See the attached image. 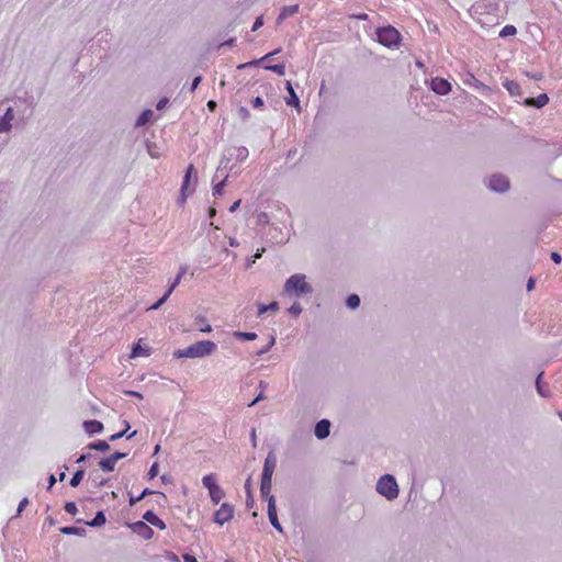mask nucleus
<instances>
[{"instance_id": "37", "label": "nucleus", "mask_w": 562, "mask_h": 562, "mask_svg": "<svg viewBox=\"0 0 562 562\" xmlns=\"http://www.w3.org/2000/svg\"><path fill=\"white\" fill-rule=\"evenodd\" d=\"M225 182H226V178H224V180L222 182L217 183L214 187V190H213L214 195H221L222 194L223 188L225 186Z\"/></svg>"}, {"instance_id": "32", "label": "nucleus", "mask_w": 562, "mask_h": 562, "mask_svg": "<svg viewBox=\"0 0 562 562\" xmlns=\"http://www.w3.org/2000/svg\"><path fill=\"white\" fill-rule=\"evenodd\" d=\"M235 335L240 337L244 340H255L257 338V334L256 333H241V331H238Z\"/></svg>"}, {"instance_id": "10", "label": "nucleus", "mask_w": 562, "mask_h": 562, "mask_svg": "<svg viewBox=\"0 0 562 562\" xmlns=\"http://www.w3.org/2000/svg\"><path fill=\"white\" fill-rule=\"evenodd\" d=\"M126 454L125 453H122V452H114L113 454H111L110 457L108 458H104L102 459L100 462H99V467L105 471V472H111L114 470L115 468V464L117 463V461L122 458H124Z\"/></svg>"}, {"instance_id": "20", "label": "nucleus", "mask_w": 562, "mask_h": 562, "mask_svg": "<svg viewBox=\"0 0 562 562\" xmlns=\"http://www.w3.org/2000/svg\"><path fill=\"white\" fill-rule=\"evenodd\" d=\"M299 12V4L285 5L282 8L278 21L281 22Z\"/></svg>"}, {"instance_id": "56", "label": "nucleus", "mask_w": 562, "mask_h": 562, "mask_svg": "<svg viewBox=\"0 0 562 562\" xmlns=\"http://www.w3.org/2000/svg\"><path fill=\"white\" fill-rule=\"evenodd\" d=\"M259 60H255V61H250V63H246V64H243V65H239L238 68L239 69H243V68H246L248 66H251V65H255V64H258Z\"/></svg>"}, {"instance_id": "7", "label": "nucleus", "mask_w": 562, "mask_h": 562, "mask_svg": "<svg viewBox=\"0 0 562 562\" xmlns=\"http://www.w3.org/2000/svg\"><path fill=\"white\" fill-rule=\"evenodd\" d=\"M186 272H187V267L186 266H181L177 277L175 278L173 282L169 285V288H168L167 292L165 293V295L160 300H158L155 304H153L149 307V310H157L167 301V299L170 296V294L173 292V290L181 282V280H182L183 276L186 274Z\"/></svg>"}, {"instance_id": "30", "label": "nucleus", "mask_w": 562, "mask_h": 562, "mask_svg": "<svg viewBox=\"0 0 562 562\" xmlns=\"http://www.w3.org/2000/svg\"><path fill=\"white\" fill-rule=\"evenodd\" d=\"M360 304V297L357 294H351L347 297V305L350 308H356Z\"/></svg>"}, {"instance_id": "26", "label": "nucleus", "mask_w": 562, "mask_h": 562, "mask_svg": "<svg viewBox=\"0 0 562 562\" xmlns=\"http://www.w3.org/2000/svg\"><path fill=\"white\" fill-rule=\"evenodd\" d=\"M89 448L98 451H108L110 449V446L106 441L99 440L97 442L91 443Z\"/></svg>"}, {"instance_id": "64", "label": "nucleus", "mask_w": 562, "mask_h": 562, "mask_svg": "<svg viewBox=\"0 0 562 562\" xmlns=\"http://www.w3.org/2000/svg\"><path fill=\"white\" fill-rule=\"evenodd\" d=\"M203 333H210L212 330V327L210 325L203 326V328L200 329Z\"/></svg>"}, {"instance_id": "54", "label": "nucleus", "mask_w": 562, "mask_h": 562, "mask_svg": "<svg viewBox=\"0 0 562 562\" xmlns=\"http://www.w3.org/2000/svg\"><path fill=\"white\" fill-rule=\"evenodd\" d=\"M265 396H263V393L261 392L250 404L249 406H254L257 402L263 400Z\"/></svg>"}, {"instance_id": "23", "label": "nucleus", "mask_w": 562, "mask_h": 562, "mask_svg": "<svg viewBox=\"0 0 562 562\" xmlns=\"http://www.w3.org/2000/svg\"><path fill=\"white\" fill-rule=\"evenodd\" d=\"M271 485H272V477L261 476L260 492H261L262 496L268 497V498L270 497L269 494L271 491Z\"/></svg>"}, {"instance_id": "33", "label": "nucleus", "mask_w": 562, "mask_h": 562, "mask_svg": "<svg viewBox=\"0 0 562 562\" xmlns=\"http://www.w3.org/2000/svg\"><path fill=\"white\" fill-rule=\"evenodd\" d=\"M158 472H159V465L157 462H155L151 464V467L148 471V479L153 480L154 477H156L158 475Z\"/></svg>"}, {"instance_id": "21", "label": "nucleus", "mask_w": 562, "mask_h": 562, "mask_svg": "<svg viewBox=\"0 0 562 562\" xmlns=\"http://www.w3.org/2000/svg\"><path fill=\"white\" fill-rule=\"evenodd\" d=\"M503 86L506 88L510 95H520L521 93L520 86L517 81L505 80Z\"/></svg>"}, {"instance_id": "13", "label": "nucleus", "mask_w": 562, "mask_h": 562, "mask_svg": "<svg viewBox=\"0 0 562 562\" xmlns=\"http://www.w3.org/2000/svg\"><path fill=\"white\" fill-rule=\"evenodd\" d=\"M486 186L493 191L505 192L509 188V181L507 178H488Z\"/></svg>"}, {"instance_id": "49", "label": "nucleus", "mask_w": 562, "mask_h": 562, "mask_svg": "<svg viewBox=\"0 0 562 562\" xmlns=\"http://www.w3.org/2000/svg\"><path fill=\"white\" fill-rule=\"evenodd\" d=\"M201 79H202V78H201L200 76H198V77H195V78L193 79V81H192V86H191V90H192V91H194V90L196 89V87H198V86H199V83L201 82Z\"/></svg>"}, {"instance_id": "22", "label": "nucleus", "mask_w": 562, "mask_h": 562, "mask_svg": "<svg viewBox=\"0 0 562 562\" xmlns=\"http://www.w3.org/2000/svg\"><path fill=\"white\" fill-rule=\"evenodd\" d=\"M286 90L290 94V98L286 100V104L299 108L300 101L290 81L286 82Z\"/></svg>"}, {"instance_id": "44", "label": "nucleus", "mask_w": 562, "mask_h": 562, "mask_svg": "<svg viewBox=\"0 0 562 562\" xmlns=\"http://www.w3.org/2000/svg\"><path fill=\"white\" fill-rule=\"evenodd\" d=\"M166 557L168 558V560H170L171 562H180L178 555L171 551H168L166 552Z\"/></svg>"}, {"instance_id": "48", "label": "nucleus", "mask_w": 562, "mask_h": 562, "mask_svg": "<svg viewBox=\"0 0 562 562\" xmlns=\"http://www.w3.org/2000/svg\"><path fill=\"white\" fill-rule=\"evenodd\" d=\"M167 103H168V99H167V98H164V99H161V100H159V101H158V103H157V106H156V108H157L158 110H161V109H164V108L166 106V104H167Z\"/></svg>"}, {"instance_id": "14", "label": "nucleus", "mask_w": 562, "mask_h": 562, "mask_svg": "<svg viewBox=\"0 0 562 562\" xmlns=\"http://www.w3.org/2000/svg\"><path fill=\"white\" fill-rule=\"evenodd\" d=\"M549 102V97L546 93L539 94L537 98H527L524 101L526 106L542 108Z\"/></svg>"}, {"instance_id": "34", "label": "nucleus", "mask_w": 562, "mask_h": 562, "mask_svg": "<svg viewBox=\"0 0 562 562\" xmlns=\"http://www.w3.org/2000/svg\"><path fill=\"white\" fill-rule=\"evenodd\" d=\"M11 128V122L5 120L4 117L0 119V133H4L10 131Z\"/></svg>"}, {"instance_id": "3", "label": "nucleus", "mask_w": 562, "mask_h": 562, "mask_svg": "<svg viewBox=\"0 0 562 562\" xmlns=\"http://www.w3.org/2000/svg\"><path fill=\"white\" fill-rule=\"evenodd\" d=\"M376 491L387 499L392 501L398 496V486L394 476L385 474L380 477L376 484Z\"/></svg>"}, {"instance_id": "35", "label": "nucleus", "mask_w": 562, "mask_h": 562, "mask_svg": "<svg viewBox=\"0 0 562 562\" xmlns=\"http://www.w3.org/2000/svg\"><path fill=\"white\" fill-rule=\"evenodd\" d=\"M65 510L66 513L70 514V515H76L78 509H77V506L74 502H68L65 504Z\"/></svg>"}, {"instance_id": "62", "label": "nucleus", "mask_w": 562, "mask_h": 562, "mask_svg": "<svg viewBox=\"0 0 562 562\" xmlns=\"http://www.w3.org/2000/svg\"><path fill=\"white\" fill-rule=\"evenodd\" d=\"M207 106H209L210 110L213 111L216 108V102L211 100V101L207 102Z\"/></svg>"}, {"instance_id": "17", "label": "nucleus", "mask_w": 562, "mask_h": 562, "mask_svg": "<svg viewBox=\"0 0 562 562\" xmlns=\"http://www.w3.org/2000/svg\"><path fill=\"white\" fill-rule=\"evenodd\" d=\"M143 339H138V341L134 345L131 357L137 358V357H148L150 355V348L145 346H142Z\"/></svg>"}, {"instance_id": "58", "label": "nucleus", "mask_w": 562, "mask_h": 562, "mask_svg": "<svg viewBox=\"0 0 562 562\" xmlns=\"http://www.w3.org/2000/svg\"><path fill=\"white\" fill-rule=\"evenodd\" d=\"M26 504H27V499H26V498H24V499H22V501L20 502V504H19V509H18V510H19V513H20V512H22V509L24 508V506H25Z\"/></svg>"}, {"instance_id": "63", "label": "nucleus", "mask_w": 562, "mask_h": 562, "mask_svg": "<svg viewBox=\"0 0 562 562\" xmlns=\"http://www.w3.org/2000/svg\"><path fill=\"white\" fill-rule=\"evenodd\" d=\"M215 214H216V210H215L214 207H210V209H209V216H210V217H214V216H215Z\"/></svg>"}, {"instance_id": "47", "label": "nucleus", "mask_w": 562, "mask_h": 562, "mask_svg": "<svg viewBox=\"0 0 562 562\" xmlns=\"http://www.w3.org/2000/svg\"><path fill=\"white\" fill-rule=\"evenodd\" d=\"M183 561L184 562H198V560L195 559V557L191 555V554H183Z\"/></svg>"}, {"instance_id": "25", "label": "nucleus", "mask_w": 562, "mask_h": 562, "mask_svg": "<svg viewBox=\"0 0 562 562\" xmlns=\"http://www.w3.org/2000/svg\"><path fill=\"white\" fill-rule=\"evenodd\" d=\"M279 308V305L277 302H272L269 305L260 304L258 307V315L261 316L268 311L277 312Z\"/></svg>"}, {"instance_id": "50", "label": "nucleus", "mask_w": 562, "mask_h": 562, "mask_svg": "<svg viewBox=\"0 0 562 562\" xmlns=\"http://www.w3.org/2000/svg\"><path fill=\"white\" fill-rule=\"evenodd\" d=\"M76 528L75 527H65L61 529V532L65 535H72L75 533Z\"/></svg>"}, {"instance_id": "29", "label": "nucleus", "mask_w": 562, "mask_h": 562, "mask_svg": "<svg viewBox=\"0 0 562 562\" xmlns=\"http://www.w3.org/2000/svg\"><path fill=\"white\" fill-rule=\"evenodd\" d=\"M105 524V516L102 512L97 513L95 517L88 525L95 527Z\"/></svg>"}, {"instance_id": "40", "label": "nucleus", "mask_w": 562, "mask_h": 562, "mask_svg": "<svg viewBox=\"0 0 562 562\" xmlns=\"http://www.w3.org/2000/svg\"><path fill=\"white\" fill-rule=\"evenodd\" d=\"M128 428H130V425L126 423V428L123 431H120V432H116V434L112 435L110 437V440L114 441V440H117V439L122 438L126 434Z\"/></svg>"}, {"instance_id": "51", "label": "nucleus", "mask_w": 562, "mask_h": 562, "mask_svg": "<svg viewBox=\"0 0 562 562\" xmlns=\"http://www.w3.org/2000/svg\"><path fill=\"white\" fill-rule=\"evenodd\" d=\"M352 19H356V20H368V14L367 13H359V14H355L351 16Z\"/></svg>"}, {"instance_id": "15", "label": "nucleus", "mask_w": 562, "mask_h": 562, "mask_svg": "<svg viewBox=\"0 0 562 562\" xmlns=\"http://www.w3.org/2000/svg\"><path fill=\"white\" fill-rule=\"evenodd\" d=\"M330 423L327 419L319 420L315 426V436L318 439H324L329 435Z\"/></svg>"}, {"instance_id": "55", "label": "nucleus", "mask_w": 562, "mask_h": 562, "mask_svg": "<svg viewBox=\"0 0 562 562\" xmlns=\"http://www.w3.org/2000/svg\"><path fill=\"white\" fill-rule=\"evenodd\" d=\"M254 503H255V501H254L252 496H251V495H248V496H247V501H246V505H247V507H252V506H254Z\"/></svg>"}, {"instance_id": "39", "label": "nucleus", "mask_w": 562, "mask_h": 562, "mask_svg": "<svg viewBox=\"0 0 562 562\" xmlns=\"http://www.w3.org/2000/svg\"><path fill=\"white\" fill-rule=\"evenodd\" d=\"M543 373H540L537 378V382H536V385H537V390H538V393L541 395V396H548V394L544 392V387L541 386V383H540V380H541V376H542Z\"/></svg>"}, {"instance_id": "43", "label": "nucleus", "mask_w": 562, "mask_h": 562, "mask_svg": "<svg viewBox=\"0 0 562 562\" xmlns=\"http://www.w3.org/2000/svg\"><path fill=\"white\" fill-rule=\"evenodd\" d=\"M551 259H552V260H553V262H554V263H557V265L561 263V261H562V257H561V255H560L559 252H557V251H552V252H551Z\"/></svg>"}, {"instance_id": "41", "label": "nucleus", "mask_w": 562, "mask_h": 562, "mask_svg": "<svg viewBox=\"0 0 562 562\" xmlns=\"http://www.w3.org/2000/svg\"><path fill=\"white\" fill-rule=\"evenodd\" d=\"M188 352V347L186 349H179L177 351H175L173 356L176 358H190L189 355H187Z\"/></svg>"}, {"instance_id": "52", "label": "nucleus", "mask_w": 562, "mask_h": 562, "mask_svg": "<svg viewBox=\"0 0 562 562\" xmlns=\"http://www.w3.org/2000/svg\"><path fill=\"white\" fill-rule=\"evenodd\" d=\"M125 393H126L127 395H131V396L137 397V398H139V400H142V398H143V395H142L140 393L136 392V391H126Z\"/></svg>"}, {"instance_id": "28", "label": "nucleus", "mask_w": 562, "mask_h": 562, "mask_svg": "<svg viewBox=\"0 0 562 562\" xmlns=\"http://www.w3.org/2000/svg\"><path fill=\"white\" fill-rule=\"evenodd\" d=\"M85 476V471L83 470H78L71 477L70 480V485L72 487H76L80 484V482L82 481Z\"/></svg>"}, {"instance_id": "46", "label": "nucleus", "mask_w": 562, "mask_h": 562, "mask_svg": "<svg viewBox=\"0 0 562 562\" xmlns=\"http://www.w3.org/2000/svg\"><path fill=\"white\" fill-rule=\"evenodd\" d=\"M2 117L11 122L14 119L13 110L9 108Z\"/></svg>"}, {"instance_id": "8", "label": "nucleus", "mask_w": 562, "mask_h": 562, "mask_svg": "<svg viewBox=\"0 0 562 562\" xmlns=\"http://www.w3.org/2000/svg\"><path fill=\"white\" fill-rule=\"evenodd\" d=\"M234 516V507L227 503H223L214 514V521L218 525H224L229 521Z\"/></svg>"}, {"instance_id": "27", "label": "nucleus", "mask_w": 562, "mask_h": 562, "mask_svg": "<svg viewBox=\"0 0 562 562\" xmlns=\"http://www.w3.org/2000/svg\"><path fill=\"white\" fill-rule=\"evenodd\" d=\"M517 33V30L514 25H505L501 32H499V36L501 37H507V36H514L515 34Z\"/></svg>"}, {"instance_id": "57", "label": "nucleus", "mask_w": 562, "mask_h": 562, "mask_svg": "<svg viewBox=\"0 0 562 562\" xmlns=\"http://www.w3.org/2000/svg\"><path fill=\"white\" fill-rule=\"evenodd\" d=\"M533 286H535V281H533V279H529V280H528V283H527V290H528V291H531V290L533 289Z\"/></svg>"}, {"instance_id": "9", "label": "nucleus", "mask_w": 562, "mask_h": 562, "mask_svg": "<svg viewBox=\"0 0 562 562\" xmlns=\"http://www.w3.org/2000/svg\"><path fill=\"white\" fill-rule=\"evenodd\" d=\"M430 88L435 93L446 95L451 91V83L443 78L436 77L431 79Z\"/></svg>"}, {"instance_id": "38", "label": "nucleus", "mask_w": 562, "mask_h": 562, "mask_svg": "<svg viewBox=\"0 0 562 562\" xmlns=\"http://www.w3.org/2000/svg\"><path fill=\"white\" fill-rule=\"evenodd\" d=\"M543 373H540L537 378V382H536V385H537V390H538V393L541 395V396H548V394L544 392V387L541 386V383H540V380H541V376H542Z\"/></svg>"}, {"instance_id": "2", "label": "nucleus", "mask_w": 562, "mask_h": 562, "mask_svg": "<svg viewBox=\"0 0 562 562\" xmlns=\"http://www.w3.org/2000/svg\"><path fill=\"white\" fill-rule=\"evenodd\" d=\"M376 36L379 43L389 48L397 47L401 43V33L391 25L379 27Z\"/></svg>"}, {"instance_id": "4", "label": "nucleus", "mask_w": 562, "mask_h": 562, "mask_svg": "<svg viewBox=\"0 0 562 562\" xmlns=\"http://www.w3.org/2000/svg\"><path fill=\"white\" fill-rule=\"evenodd\" d=\"M202 484L209 490V495L214 504H218L225 496L223 488L216 483V475L210 473L203 476Z\"/></svg>"}, {"instance_id": "61", "label": "nucleus", "mask_w": 562, "mask_h": 562, "mask_svg": "<svg viewBox=\"0 0 562 562\" xmlns=\"http://www.w3.org/2000/svg\"><path fill=\"white\" fill-rule=\"evenodd\" d=\"M149 494H153V491H150L149 488H145L139 496H142V499H143L146 495H149Z\"/></svg>"}, {"instance_id": "1", "label": "nucleus", "mask_w": 562, "mask_h": 562, "mask_svg": "<svg viewBox=\"0 0 562 562\" xmlns=\"http://www.w3.org/2000/svg\"><path fill=\"white\" fill-rule=\"evenodd\" d=\"M284 291L289 294H307L312 293V286L306 282L304 274H293L285 281Z\"/></svg>"}, {"instance_id": "11", "label": "nucleus", "mask_w": 562, "mask_h": 562, "mask_svg": "<svg viewBox=\"0 0 562 562\" xmlns=\"http://www.w3.org/2000/svg\"><path fill=\"white\" fill-rule=\"evenodd\" d=\"M132 529L145 540H149L154 537V530L145 521H136L132 525Z\"/></svg>"}, {"instance_id": "24", "label": "nucleus", "mask_w": 562, "mask_h": 562, "mask_svg": "<svg viewBox=\"0 0 562 562\" xmlns=\"http://www.w3.org/2000/svg\"><path fill=\"white\" fill-rule=\"evenodd\" d=\"M153 116H154V112L151 110L143 111L136 121V125L143 126V125L147 124L153 119Z\"/></svg>"}, {"instance_id": "19", "label": "nucleus", "mask_w": 562, "mask_h": 562, "mask_svg": "<svg viewBox=\"0 0 562 562\" xmlns=\"http://www.w3.org/2000/svg\"><path fill=\"white\" fill-rule=\"evenodd\" d=\"M83 427H85V430L88 432V434H97V432H101L102 429H103V424L99 420H86L83 423Z\"/></svg>"}, {"instance_id": "45", "label": "nucleus", "mask_w": 562, "mask_h": 562, "mask_svg": "<svg viewBox=\"0 0 562 562\" xmlns=\"http://www.w3.org/2000/svg\"><path fill=\"white\" fill-rule=\"evenodd\" d=\"M262 24H263L262 16L257 18L252 25V31H257Z\"/></svg>"}, {"instance_id": "60", "label": "nucleus", "mask_w": 562, "mask_h": 562, "mask_svg": "<svg viewBox=\"0 0 562 562\" xmlns=\"http://www.w3.org/2000/svg\"><path fill=\"white\" fill-rule=\"evenodd\" d=\"M142 501V496H137V497H131L130 499V504L131 505H134L136 504L137 502Z\"/></svg>"}, {"instance_id": "16", "label": "nucleus", "mask_w": 562, "mask_h": 562, "mask_svg": "<svg viewBox=\"0 0 562 562\" xmlns=\"http://www.w3.org/2000/svg\"><path fill=\"white\" fill-rule=\"evenodd\" d=\"M144 520L160 530L166 529V524L151 510H147L144 516Z\"/></svg>"}, {"instance_id": "59", "label": "nucleus", "mask_w": 562, "mask_h": 562, "mask_svg": "<svg viewBox=\"0 0 562 562\" xmlns=\"http://www.w3.org/2000/svg\"><path fill=\"white\" fill-rule=\"evenodd\" d=\"M239 112H240L243 117H247L249 115V112H248V110L246 108H240Z\"/></svg>"}, {"instance_id": "18", "label": "nucleus", "mask_w": 562, "mask_h": 562, "mask_svg": "<svg viewBox=\"0 0 562 562\" xmlns=\"http://www.w3.org/2000/svg\"><path fill=\"white\" fill-rule=\"evenodd\" d=\"M274 469H276V459L273 456H271V453L267 457L266 461H265V464H263V470H262V476L263 477H272V474L274 472Z\"/></svg>"}, {"instance_id": "31", "label": "nucleus", "mask_w": 562, "mask_h": 562, "mask_svg": "<svg viewBox=\"0 0 562 562\" xmlns=\"http://www.w3.org/2000/svg\"><path fill=\"white\" fill-rule=\"evenodd\" d=\"M266 69L271 70L279 76L285 75V66L284 65H271V66H267Z\"/></svg>"}, {"instance_id": "53", "label": "nucleus", "mask_w": 562, "mask_h": 562, "mask_svg": "<svg viewBox=\"0 0 562 562\" xmlns=\"http://www.w3.org/2000/svg\"><path fill=\"white\" fill-rule=\"evenodd\" d=\"M240 205V200H237L236 202L233 203V205L229 207V212H235Z\"/></svg>"}, {"instance_id": "36", "label": "nucleus", "mask_w": 562, "mask_h": 562, "mask_svg": "<svg viewBox=\"0 0 562 562\" xmlns=\"http://www.w3.org/2000/svg\"><path fill=\"white\" fill-rule=\"evenodd\" d=\"M289 312L294 315V316H297L301 314L302 312V307L299 303H294L290 308H289Z\"/></svg>"}, {"instance_id": "42", "label": "nucleus", "mask_w": 562, "mask_h": 562, "mask_svg": "<svg viewBox=\"0 0 562 562\" xmlns=\"http://www.w3.org/2000/svg\"><path fill=\"white\" fill-rule=\"evenodd\" d=\"M252 106L256 109H261L263 106V100L260 97H256L252 100Z\"/></svg>"}, {"instance_id": "5", "label": "nucleus", "mask_w": 562, "mask_h": 562, "mask_svg": "<svg viewBox=\"0 0 562 562\" xmlns=\"http://www.w3.org/2000/svg\"><path fill=\"white\" fill-rule=\"evenodd\" d=\"M216 349V345L211 340H201L188 347L187 355L190 358H202L213 353Z\"/></svg>"}, {"instance_id": "12", "label": "nucleus", "mask_w": 562, "mask_h": 562, "mask_svg": "<svg viewBox=\"0 0 562 562\" xmlns=\"http://www.w3.org/2000/svg\"><path fill=\"white\" fill-rule=\"evenodd\" d=\"M268 517L271 522V525L280 532H282V527L278 520L277 516V507H276V499L273 496H270L268 499Z\"/></svg>"}, {"instance_id": "6", "label": "nucleus", "mask_w": 562, "mask_h": 562, "mask_svg": "<svg viewBox=\"0 0 562 562\" xmlns=\"http://www.w3.org/2000/svg\"><path fill=\"white\" fill-rule=\"evenodd\" d=\"M195 187H196V178H184L182 186H181L180 195L177 201L179 206H183L186 204L187 199L190 195H192L193 192L195 191Z\"/></svg>"}]
</instances>
